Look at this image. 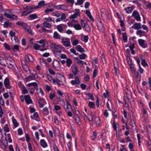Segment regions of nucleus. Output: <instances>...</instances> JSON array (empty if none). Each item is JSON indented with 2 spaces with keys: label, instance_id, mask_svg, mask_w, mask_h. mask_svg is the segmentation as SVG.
<instances>
[{
  "label": "nucleus",
  "instance_id": "obj_1",
  "mask_svg": "<svg viewBox=\"0 0 151 151\" xmlns=\"http://www.w3.org/2000/svg\"><path fill=\"white\" fill-rule=\"evenodd\" d=\"M50 46L52 49H53L54 53H61L62 52L61 49L63 48L60 45H57L54 43H51Z\"/></svg>",
  "mask_w": 151,
  "mask_h": 151
},
{
  "label": "nucleus",
  "instance_id": "obj_2",
  "mask_svg": "<svg viewBox=\"0 0 151 151\" xmlns=\"http://www.w3.org/2000/svg\"><path fill=\"white\" fill-rule=\"evenodd\" d=\"M34 6H27L24 8L26 9V11L23 12L21 14V16H26L28 14H30L33 11V9H34Z\"/></svg>",
  "mask_w": 151,
  "mask_h": 151
},
{
  "label": "nucleus",
  "instance_id": "obj_3",
  "mask_svg": "<svg viewBox=\"0 0 151 151\" xmlns=\"http://www.w3.org/2000/svg\"><path fill=\"white\" fill-rule=\"evenodd\" d=\"M61 43L63 45L66 47H71L70 39L69 38L62 37Z\"/></svg>",
  "mask_w": 151,
  "mask_h": 151
},
{
  "label": "nucleus",
  "instance_id": "obj_4",
  "mask_svg": "<svg viewBox=\"0 0 151 151\" xmlns=\"http://www.w3.org/2000/svg\"><path fill=\"white\" fill-rule=\"evenodd\" d=\"M53 67L55 69L58 70H60L61 68L60 67V63L59 61L57 60H55L53 61L52 63Z\"/></svg>",
  "mask_w": 151,
  "mask_h": 151
},
{
  "label": "nucleus",
  "instance_id": "obj_5",
  "mask_svg": "<svg viewBox=\"0 0 151 151\" xmlns=\"http://www.w3.org/2000/svg\"><path fill=\"white\" fill-rule=\"evenodd\" d=\"M139 45L143 48H146L148 45L146 41L142 39H139L138 40Z\"/></svg>",
  "mask_w": 151,
  "mask_h": 151
},
{
  "label": "nucleus",
  "instance_id": "obj_6",
  "mask_svg": "<svg viewBox=\"0 0 151 151\" xmlns=\"http://www.w3.org/2000/svg\"><path fill=\"white\" fill-rule=\"evenodd\" d=\"M4 83L6 89H10L11 87L10 84L9 80L8 77H6L4 81Z\"/></svg>",
  "mask_w": 151,
  "mask_h": 151
},
{
  "label": "nucleus",
  "instance_id": "obj_7",
  "mask_svg": "<svg viewBox=\"0 0 151 151\" xmlns=\"http://www.w3.org/2000/svg\"><path fill=\"white\" fill-rule=\"evenodd\" d=\"M63 107L65 109L66 111H68L70 110H72L71 105L68 101H66L67 105L66 108L65 107V102L63 100Z\"/></svg>",
  "mask_w": 151,
  "mask_h": 151
},
{
  "label": "nucleus",
  "instance_id": "obj_8",
  "mask_svg": "<svg viewBox=\"0 0 151 151\" xmlns=\"http://www.w3.org/2000/svg\"><path fill=\"white\" fill-rule=\"evenodd\" d=\"M132 16L134 17V19L137 21H141V17L139 13L137 10H135L133 12Z\"/></svg>",
  "mask_w": 151,
  "mask_h": 151
},
{
  "label": "nucleus",
  "instance_id": "obj_9",
  "mask_svg": "<svg viewBox=\"0 0 151 151\" xmlns=\"http://www.w3.org/2000/svg\"><path fill=\"white\" fill-rule=\"evenodd\" d=\"M54 7L58 9H61L63 10H67V7L65 5L61 4L55 6H54Z\"/></svg>",
  "mask_w": 151,
  "mask_h": 151
},
{
  "label": "nucleus",
  "instance_id": "obj_10",
  "mask_svg": "<svg viewBox=\"0 0 151 151\" xmlns=\"http://www.w3.org/2000/svg\"><path fill=\"white\" fill-rule=\"evenodd\" d=\"M38 103L39 104V107L41 108L43 107L44 105L46 104L45 99L41 98H40L38 100Z\"/></svg>",
  "mask_w": 151,
  "mask_h": 151
},
{
  "label": "nucleus",
  "instance_id": "obj_11",
  "mask_svg": "<svg viewBox=\"0 0 151 151\" xmlns=\"http://www.w3.org/2000/svg\"><path fill=\"white\" fill-rule=\"evenodd\" d=\"M45 1L44 0H42L38 3V6H35L34 5H32V6H34V9L41 8L42 6L46 5V4H45Z\"/></svg>",
  "mask_w": 151,
  "mask_h": 151
},
{
  "label": "nucleus",
  "instance_id": "obj_12",
  "mask_svg": "<svg viewBox=\"0 0 151 151\" xmlns=\"http://www.w3.org/2000/svg\"><path fill=\"white\" fill-rule=\"evenodd\" d=\"M72 71L74 76H76L78 72V67L75 65H73L71 66Z\"/></svg>",
  "mask_w": 151,
  "mask_h": 151
},
{
  "label": "nucleus",
  "instance_id": "obj_13",
  "mask_svg": "<svg viewBox=\"0 0 151 151\" xmlns=\"http://www.w3.org/2000/svg\"><path fill=\"white\" fill-rule=\"evenodd\" d=\"M24 99L26 103L27 104H32L33 103L29 95L24 96Z\"/></svg>",
  "mask_w": 151,
  "mask_h": 151
},
{
  "label": "nucleus",
  "instance_id": "obj_14",
  "mask_svg": "<svg viewBox=\"0 0 151 151\" xmlns=\"http://www.w3.org/2000/svg\"><path fill=\"white\" fill-rule=\"evenodd\" d=\"M4 15L6 16L7 18H8L11 20H12L14 19H17V17L14 14H12L11 15L10 14L7 13H5Z\"/></svg>",
  "mask_w": 151,
  "mask_h": 151
},
{
  "label": "nucleus",
  "instance_id": "obj_15",
  "mask_svg": "<svg viewBox=\"0 0 151 151\" xmlns=\"http://www.w3.org/2000/svg\"><path fill=\"white\" fill-rule=\"evenodd\" d=\"M114 68L115 71V74L116 76L119 75V67L118 64L117 63H114Z\"/></svg>",
  "mask_w": 151,
  "mask_h": 151
},
{
  "label": "nucleus",
  "instance_id": "obj_16",
  "mask_svg": "<svg viewBox=\"0 0 151 151\" xmlns=\"http://www.w3.org/2000/svg\"><path fill=\"white\" fill-rule=\"evenodd\" d=\"M131 28L135 29H139L141 28V24L140 23H135Z\"/></svg>",
  "mask_w": 151,
  "mask_h": 151
},
{
  "label": "nucleus",
  "instance_id": "obj_17",
  "mask_svg": "<svg viewBox=\"0 0 151 151\" xmlns=\"http://www.w3.org/2000/svg\"><path fill=\"white\" fill-rule=\"evenodd\" d=\"M80 15V14L79 12H75L74 14L70 16V19H72V21H74V19L76 18L77 17L79 16Z\"/></svg>",
  "mask_w": 151,
  "mask_h": 151
},
{
  "label": "nucleus",
  "instance_id": "obj_18",
  "mask_svg": "<svg viewBox=\"0 0 151 151\" xmlns=\"http://www.w3.org/2000/svg\"><path fill=\"white\" fill-rule=\"evenodd\" d=\"M25 59L26 61L28 62H32L34 61L32 55L29 54H28L26 55Z\"/></svg>",
  "mask_w": 151,
  "mask_h": 151
},
{
  "label": "nucleus",
  "instance_id": "obj_19",
  "mask_svg": "<svg viewBox=\"0 0 151 151\" xmlns=\"http://www.w3.org/2000/svg\"><path fill=\"white\" fill-rule=\"evenodd\" d=\"M136 33L137 35H139L140 37L145 36L146 35L145 31L140 30H137L136 32Z\"/></svg>",
  "mask_w": 151,
  "mask_h": 151
},
{
  "label": "nucleus",
  "instance_id": "obj_20",
  "mask_svg": "<svg viewBox=\"0 0 151 151\" xmlns=\"http://www.w3.org/2000/svg\"><path fill=\"white\" fill-rule=\"evenodd\" d=\"M0 60V65L2 66L5 67L6 64H7V61L6 59H5L3 57L1 58Z\"/></svg>",
  "mask_w": 151,
  "mask_h": 151
},
{
  "label": "nucleus",
  "instance_id": "obj_21",
  "mask_svg": "<svg viewBox=\"0 0 151 151\" xmlns=\"http://www.w3.org/2000/svg\"><path fill=\"white\" fill-rule=\"evenodd\" d=\"M40 144L41 146L43 148L46 147L48 146L47 143L44 139L40 140Z\"/></svg>",
  "mask_w": 151,
  "mask_h": 151
},
{
  "label": "nucleus",
  "instance_id": "obj_22",
  "mask_svg": "<svg viewBox=\"0 0 151 151\" xmlns=\"http://www.w3.org/2000/svg\"><path fill=\"white\" fill-rule=\"evenodd\" d=\"M53 38L56 39L61 40L62 37L57 32H55L53 33Z\"/></svg>",
  "mask_w": 151,
  "mask_h": 151
},
{
  "label": "nucleus",
  "instance_id": "obj_23",
  "mask_svg": "<svg viewBox=\"0 0 151 151\" xmlns=\"http://www.w3.org/2000/svg\"><path fill=\"white\" fill-rule=\"evenodd\" d=\"M76 49L77 51L81 53L85 52V51L84 48H82L81 46L79 45L76 47Z\"/></svg>",
  "mask_w": 151,
  "mask_h": 151
},
{
  "label": "nucleus",
  "instance_id": "obj_24",
  "mask_svg": "<svg viewBox=\"0 0 151 151\" xmlns=\"http://www.w3.org/2000/svg\"><path fill=\"white\" fill-rule=\"evenodd\" d=\"M52 80L53 83H57L58 86H60L61 85V83H62V82L57 78H56L55 79L53 78L52 79Z\"/></svg>",
  "mask_w": 151,
  "mask_h": 151
},
{
  "label": "nucleus",
  "instance_id": "obj_25",
  "mask_svg": "<svg viewBox=\"0 0 151 151\" xmlns=\"http://www.w3.org/2000/svg\"><path fill=\"white\" fill-rule=\"evenodd\" d=\"M75 59L77 63L78 64H81L82 65H83V64H85L86 65H87L86 63L80 60L78 58H75Z\"/></svg>",
  "mask_w": 151,
  "mask_h": 151
},
{
  "label": "nucleus",
  "instance_id": "obj_26",
  "mask_svg": "<svg viewBox=\"0 0 151 151\" xmlns=\"http://www.w3.org/2000/svg\"><path fill=\"white\" fill-rule=\"evenodd\" d=\"M61 25H62L64 26H65L66 27H67V26L66 25H65L63 24H60L59 25H58L57 26V28L58 30L60 32H61L63 31V27L61 26Z\"/></svg>",
  "mask_w": 151,
  "mask_h": 151
},
{
  "label": "nucleus",
  "instance_id": "obj_27",
  "mask_svg": "<svg viewBox=\"0 0 151 151\" xmlns=\"http://www.w3.org/2000/svg\"><path fill=\"white\" fill-rule=\"evenodd\" d=\"M42 111L43 114L44 115H47L49 114V111L48 110L46 107H44L42 109Z\"/></svg>",
  "mask_w": 151,
  "mask_h": 151
},
{
  "label": "nucleus",
  "instance_id": "obj_28",
  "mask_svg": "<svg viewBox=\"0 0 151 151\" xmlns=\"http://www.w3.org/2000/svg\"><path fill=\"white\" fill-rule=\"evenodd\" d=\"M12 122L15 127H17L19 126V124L17 122L16 119L14 118V116L12 117Z\"/></svg>",
  "mask_w": 151,
  "mask_h": 151
},
{
  "label": "nucleus",
  "instance_id": "obj_29",
  "mask_svg": "<svg viewBox=\"0 0 151 151\" xmlns=\"http://www.w3.org/2000/svg\"><path fill=\"white\" fill-rule=\"evenodd\" d=\"M9 20H6L4 24V27L5 28H7L8 27L10 26H11L12 24L11 23L9 22Z\"/></svg>",
  "mask_w": 151,
  "mask_h": 151
},
{
  "label": "nucleus",
  "instance_id": "obj_30",
  "mask_svg": "<svg viewBox=\"0 0 151 151\" xmlns=\"http://www.w3.org/2000/svg\"><path fill=\"white\" fill-rule=\"evenodd\" d=\"M66 65L67 67L69 68L72 64V61L70 58H68L66 61Z\"/></svg>",
  "mask_w": 151,
  "mask_h": 151
},
{
  "label": "nucleus",
  "instance_id": "obj_31",
  "mask_svg": "<svg viewBox=\"0 0 151 151\" xmlns=\"http://www.w3.org/2000/svg\"><path fill=\"white\" fill-rule=\"evenodd\" d=\"M43 24L44 27L48 28H50L52 27L51 24L50 23L45 21L43 22Z\"/></svg>",
  "mask_w": 151,
  "mask_h": 151
},
{
  "label": "nucleus",
  "instance_id": "obj_32",
  "mask_svg": "<svg viewBox=\"0 0 151 151\" xmlns=\"http://www.w3.org/2000/svg\"><path fill=\"white\" fill-rule=\"evenodd\" d=\"M95 118L96 120L95 121L96 125L98 127H100L101 126V122L99 118L98 117L95 116Z\"/></svg>",
  "mask_w": 151,
  "mask_h": 151
},
{
  "label": "nucleus",
  "instance_id": "obj_33",
  "mask_svg": "<svg viewBox=\"0 0 151 151\" xmlns=\"http://www.w3.org/2000/svg\"><path fill=\"white\" fill-rule=\"evenodd\" d=\"M124 10L128 14H130L131 13L133 10V9L131 7H128L124 9Z\"/></svg>",
  "mask_w": 151,
  "mask_h": 151
},
{
  "label": "nucleus",
  "instance_id": "obj_34",
  "mask_svg": "<svg viewBox=\"0 0 151 151\" xmlns=\"http://www.w3.org/2000/svg\"><path fill=\"white\" fill-rule=\"evenodd\" d=\"M29 17L30 18V20H32L37 18H38V16L36 14H30L29 16Z\"/></svg>",
  "mask_w": 151,
  "mask_h": 151
},
{
  "label": "nucleus",
  "instance_id": "obj_35",
  "mask_svg": "<svg viewBox=\"0 0 151 151\" xmlns=\"http://www.w3.org/2000/svg\"><path fill=\"white\" fill-rule=\"evenodd\" d=\"M37 42L39 44H42L41 46L43 47H44L45 46V41L44 39H42L40 41H37Z\"/></svg>",
  "mask_w": 151,
  "mask_h": 151
},
{
  "label": "nucleus",
  "instance_id": "obj_36",
  "mask_svg": "<svg viewBox=\"0 0 151 151\" xmlns=\"http://www.w3.org/2000/svg\"><path fill=\"white\" fill-rule=\"evenodd\" d=\"M27 86L29 87H30L31 86H33L34 87H37V84L36 82H32L29 83L27 85Z\"/></svg>",
  "mask_w": 151,
  "mask_h": 151
},
{
  "label": "nucleus",
  "instance_id": "obj_37",
  "mask_svg": "<svg viewBox=\"0 0 151 151\" xmlns=\"http://www.w3.org/2000/svg\"><path fill=\"white\" fill-rule=\"evenodd\" d=\"M38 117V114L37 112H35L33 115V116H31V118L34 120H36V119Z\"/></svg>",
  "mask_w": 151,
  "mask_h": 151
},
{
  "label": "nucleus",
  "instance_id": "obj_38",
  "mask_svg": "<svg viewBox=\"0 0 151 151\" xmlns=\"http://www.w3.org/2000/svg\"><path fill=\"white\" fill-rule=\"evenodd\" d=\"M123 37L122 38L124 42L126 43L127 42V37L126 35V34L125 33H123Z\"/></svg>",
  "mask_w": 151,
  "mask_h": 151
},
{
  "label": "nucleus",
  "instance_id": "obj_39",
  "mask_svg": "<svg viewBox=\"0 0 151 151\" xmlns=\"http://www.w3.org/2000/svg\"><path fill=\"white\" fill-rule=\"evenodd\" d=\"M74 27L77 30H80L82 29V27L79 24H75L74 26Z\"/></svg>",
  "mask_w": 151,
  "mask_h": 151
},
{
  "label": "nucleus",
  "instance_id": "obj_40",
  "mask_svg": "<svg viewBox=\"0 0 151 151\" xmlns=\"http://www.w3.org/2000/svg\"><path fill=\"white\" fill-rule=\"evenodd\" d=\"M40 63L41 65L45 66L47 65V63L43 59H40Z\"/></svg>",
  "mask_w": 151,
  "mask_h": 151
},
{
  "label": "nucleus",
  "instance_id": "obj_41",
  "mask_svg": "<svg viewBox=\"0 0 151 151\" xmlns=\"http://www.w3.org/2000/svg\"><path fill=\"white\" fill-rule=\"evenodd\" d=\"M88 106L90 108H95V103L91 101H89L88 102Z\"/></svg>",
  "mask_w": 151,
  "mask_h": 151
},
{
  "label": "nucleus",
  "instance_id": "obj_42",
  "mask_svg": "<svg viewBox=\"0 0 151 151\" xmlns=\"http://www.w3.org/2000/svg\"><path fill=\"white\" fill-rule=\"evenodd\" d=\"M77 124L79 125L81 124V119L80 117L78 118H74Z\"/></svg>",
  "mask_w": 151,
  "mask_h": 151
},
{
  "label": "nucleus",
  "instance_id": "obj_43",
  "mask_svg": "<svg viewBox=\"0 0 151 151\" xmlns=\"http://www.w3.org/2000/svg\"><path fill=\"white\" fill-rule=\"evenodd\" d=\"M89 115L90 117V119L89 118V121L92 122L93 120V118L95 116V115L92 112H91L89 114Z\"/></svg>",
  "mask_w": 151,
  "mask_h": 151
},
{
  "label": "nucleus",
  "instance_id": "obj_44",
  "mask_svg": "<svg viewBox=\"0 0 151 151\" xmlns=\"http://www.w3.org/2000/svg\"><path fill=\"white\" fill-rule=\"evenodd\" d=\"M79 57L80 59H85L87 57V56L86 54L83 53L82 54L79 55Z\"/></svg>",
  "mask_w": 151,
  "mask_h": 151
},
{
  "label": "nucleus",
  "instance_id": "obj_45",
  "mask_svg": "<svg viewBox=\"0 0 151 151\" xmlns=\"http://www.w3.org/2000/svg\"><path fill=\"white\" fill-rule=\"evenodd\" d=\"M86 95L89 97L90 99L92 101L94 100V98L93 95L91 93H87Z\"/></svg>",
  "mask_w": 151,
  "mask_h": 151
},
{
  "label": "nucleus",
  "instance_id": "obj_46",
  "mask_svg": "<svg viewBox=\"0 0 151 151\" xmlns=\"http://www.w3.org/2000/svg\"><path fill=\"white\" fill-rule=\"evenodd\" d=\"M75 128L71 127V132L72 133V136L73 137H74L75 136Z\"/></svg>",
  "mask_w": 151,
  "mask_h": 151
},
{
  "label": "nucleus",
  "instance_id": "obj_47",
  "mask_svg": "<svg viewBox=\"0 0 151 151\" xmlns=\"http://www.w3.org/2000/svg\"><path fill=\"white\" fill-rule=\"evenodd\" d=\"M99 22L101 24V27H100V26L99 27V29L101 31H103L104 30V27L103 25L102 21L101 20L99 21Z\"/></svg>",
  "mask_w": 151,
  "mask_h": 151
},
{
  "label": "nucleus",
  "instance_id": "obj_48",
  "mask_svg": "<svg viewBox=\"0 0 151 151\" xmlns=\"http://www.w3.org/2000/svg\"><path fill=\"white\" fill-rule=\"evenodd\" d=\"M41 46L37 44H35L33 46V48L34 49L36 50H39V48Z\"/></svg>",
  "mask_w": 151,
  "mask_h": 151
},
{
  "label": "nucleus",
  "instance_id": "obj_49",
  "mask_svg": "<svg viewBox=\"0 0 151 151\" xmlns=\"http://www.w3.org/2000/svg\"><path fill=\"white\" fill-rule=\"evenodd\" d=\"M54 119L55 123L57 125H59V122L58 120V118L57 116H54Z\"/></svg>",
  "mask_w": 151,
  "mask_h": 151
},
{
  "label": "nucleus",
  "instance_id": "obj_50",
  "mask_svg": "<svg viewBox=\"0 0 151 151\" xmlns=\"http://www.w3.org/2000/svg\"><path fill=\"white\" fill-rule=\"evenodd\" d=\"M23 68L25 72H27L29 70V66L27 65H24L23 66Z\"/></svg>",
  "mask_w": 151,
  "mask_h": 151
},
{
  "label": "nucleus",
  "instance_id": "obj_51",
  "mask_svg": "<svg viewBox=\"0 0 151 151\" xmlns=\"http://www.w3.org/2000/svg\"><path fill=\"white\" fill-rule=\"evenodd\" d=\"M83 2V0H77V2L75 3L76 5H82Z\"/></svg>",
  "mask_w": 151,
  "mask_h": 151
},
{
  "label": "nucleus",
  "instance_id": "obj_52",
  "mask_svg": "<svg viewBox=\"0 0 151 151\" xmlns=\"http://www.w3.org/2000/svg\"><path fill=\"white\" fill-rule=\"evenodd\" d=\"M33 74H32L31 75H29L28 77L26 78V79L27 81H30L29 79L31 80L33 79Z\"/></svg>",
  "mask_w": 151,
  "mask_h": 151
},
{
  "label": "nucleus",
  "instance_id": "obj_53",
  "mask_svg": "<svg viewBox=\"0 0 151 151\" xmlns=\"http://www.w3.org/2000/svg\"><path fill=\"white\" fill-rule=\"evenodd\" d=\"M22 92L23 94H25L28 93L27 90L26 89L25 87H24L22 89Z\"/></svg>",
  "mask_w": 151,
  "mask_h": 151
},
{
  "label": "nucleus",
  "instance_id": "obj_54",
  "mask_svg": "<svg viewBox=\"0 0 151 151\" xmlns=\"http://www.w3.org/2000/svg\"><path fill=\"white\" fill-rule=\"evenodd\" d=\"M79 42L78 40L76 39L73 41L72 44L74 46H76L78 43Z\"/></svg>",
  "mask_w": 151,
  "mask_h": 151
},
{
  "label": "nucleus",
  "instance_id": "obj_55",
  "mask_svg": "<svg viewBox=\"0 0 151 151\" xmlns=\"http://www.w3.org/2000/svg\"><path fill=\"white\" fill-rule=\"evenodd\" d=\"M53 147L54 151H59V149L55 143L53 144Z\"/></svg>",
  "mask_w": 151,
  "mask_h": 151
},
{
  "label": "nucleus",
  "instance_id": "obj_56",
  "mask_svg": "<svg viewBox=\"0 0 151 151\" xmlns=\"http://www.w3.org/2000/svg\"><path fill=\"white\" fill-rule=\"evenodd\" d=\"M131 71L133 72L134 74H135L136 72V69L134 68L133 65L129 66Z\"/></svg>",
  "mask_w": 151,
  "mask_h": 151
},
{
  "label": "nucleus",
  "instance_id": "obj_57",
  "mask_svg": "<svg viewBox=\"0 0 151 151\" xmlns=\"http://www.w3.org/2000/svg\"><path fill=\"white\" fill-rule=\"evenodd\" d=\"M81 24L82 27L83 28H85L86 25H85V23H84L85 21V20L84 19H81Z\"/></svg>",
  "mask_w": 151,
  "mask_h": 151
},
{
  "label": "nucleus",
  "instance_id": "obj_58",
  "mask_svg": "<svg viewBox=\"0 0 151 151\" xmlns=\"http://www.w3.org/2000/svg\"><path fill=\"white\" fill-rule=\"evenodd\" d=\"M85 29L87 32H89L90 31L91 29L90 26L88 24H86L85 27Z\"/></svg>",
  "mask_w": 151,
  "mask_h": 151
},
{
  "label": "nucleus",
  "instance_id": "obj_59",
  "mask_svg": "<svg viewBox=\"0 0 151 151\" xmlns=\"http://www.w3.org/2000/svg\"><path fill=\"white\" fill-rule=\"evenodd\" d=\"M4 46L5 47V48L8 50H9L10 49V47L9 45L7 43H5L3 44Z\"/></svg>",
  "mask_w": 151,
  "mask_h": 151
},
{
  "label": "nucleus",
  "instance_id": "obj_60",
  "mask_svg": "<svg viewBox=\"0 0 151 151\" xmlns=\"http://www.w3.org/2000/svg\"><path fill=\"white\" fill-rule=\"evenodd\" d=\"M77 84H79L80 82L79 80L78 77L77 76L75 77V80Z\"/></svg>",
  "mask_w": 151,
  "mask_h": 151
},
{
  "label": "nucleus",
  "instance_id": "obj_61",
  "mask_svg": "<svg viewBox=\"0 0 151 151\" xmlns=\"http://www.w3.org/2000/svg\"><path fill=\"white\" fill-rule=\"evenodd\" d=\"M19 46L18 45H15L14 46V47L12 48V50H19Z\"/></svg>",
  "mask_w": 151,
  "mask_h": 151
},
{
  "label": "nucleus",
  "instance_id": "obj_62",
  "mask_svg": "<svg viewBox=\"0 0 151 151\" xmlns=\"http://www.w3.org/2000/svg\"><path fill=\"white\" fill-rule=\"evenodd\" d=\"M29 91L31 94H33L35 90L34 88L29 87Z\"/></svg>",
  "mask_w": 151,
  "mask_h": 151
},
{
  "label": "nucleus",
  "instance_id": "obj_63",
  "mask_svg": "<svg viewBox=\"0 0 151 151\" xmlns=\"http://www.w3.org/2000/svg\"><path fill=\"white\" fill-rule=\"evenodd\" d=\"M18 133L19 135H20L23 134V131L22 129L21 128H19L18 129Z\"/></svg>",
  "mask_w": 151,
  "mask_h": 151
},
{
  "label": "nucleus",
  "instance_id": "obj_64",
  "mask_svg": "<svg viewBox=\"0 0 151 151\" xmlns=\"http://www.w3.org/2000/svg\"><path fill=\"white\" fill-rule=\"evenodd\" d=\"M27 143L28 144V148L29 150V151H32L33 149L31 143L29 142H28Z\"/></svg>",
  "mask_w": 151,
  "mask_h": 151
}]
</instances>
